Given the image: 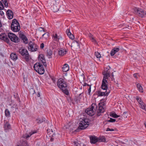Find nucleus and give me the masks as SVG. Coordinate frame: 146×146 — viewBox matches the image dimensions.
<instances>
[{
	"mask_svg": "<svg viewBox=\"0 0 146 146\" xmlns=\"http://www.w3.org/2000/svg\"><path fill=\"white\" fill-rule=\"evenodd\" d=\"M18 109V108L16 104H14V106L12 107V111L14 113H15Z\"/></svg>",
	"mask_w": 146,
	"mask_h": 146,
	"instance_id": "nucleus-30",
	"label": "nucleus"
},
{
	"mask_svg": "<svg viewBox=\"0 0 146 146\" xmlns=\"http://www.w3.org/2000/svg\"><path fill=\"white\" fill-rule=\"evenodd\" d=\"M28 49L31 52L36 51L38 49V46L36 44L32 41H30L29 43Z\"/></svg>",
	"mask_w": 146,
	"mask_h": 146,
	"instance_id": "nucleus-11",
	"label": "nucleus"
},
{
	"mask_svg": "<svg viewBox=\"0 0 146 146\" xmlns=\"http://www.w3.org/2000/svg\"><path fill=\"white\" fill-rule=\"evenodd\" d=\"M6 14L8 19H11L13 18V12L11 10H8L6 12Z\"/></svg>",
	"mask_w": 146,
	"mask_h": 146,
	"instance_id": "nucleus-16",
	"label": "nucleus"
},
{
	"mask_svg": "<svg viewBox=\"0 0 146 146\" xmlns=\"http://www.w3.org/2000/svg\"><path fill=\"white\" fill-rule=\"evenodd\" d=\"M90 120L88 119H84L80 120L78 128L81 130L86 128L89 125Z\"/></svg>",
	"mask_w": 146,
	"mask_h": 146,
	"instance_id": "nucleus-5",
	"label": "nucleus"
},
{
	"mask_svg": "<svg viewBox=\"0 0 146 146\" xmlns=\"http://www.w3.org/2000/svg\"><path fill=\"white\" fill-rule=\"evenodd\" d=\"M8 36L11 40L14 42H18L20 41L19 38L13 33H9L8 34Z\"/></svg>",
	"mask_w": 146,
	"mask_h": 146,
	"instance_id": "nucleus-10",
	"label": "nucleus"
},
{
	"mask_svg": "<svg viewBox=\"0 0 146 146\" xmlns=\"http://www.w3.org/2000/svg\"><path fill=\"white\" fill-rule=\"evenodd\" d=\"M55 3L54 4H56V5H58L60 0H55Z\"/></svg>",
	"mask_w": 146,
	"mask_h": 146,
	"instance_id": "nucleus-46",
	"label": "nucleus"
},
{
	"mask_svg": "<svg viewBox=\"0 0 146 146\" xmlns=\"http://www.w3.org/2000/svg\"><path fill=\"white\" fill-rule=\"evenodd\" d=\"M66 32L68 36L71 39H73L74 38V36L70 32V29H68L66 31Z\"/></svg>",
	"mask_w": 146,
	"mask_h": 146,
	"instance_id": "nucleus-23",
	"label": "nucleus"
},
{
	"mask_svg": "<svg viewBox=\"0 0 146 146\" xmlns=\"http://www.w3.org/2000/svg\"><path fill=\"white\" fill-rule=\"evenodd\" d=\"M106 131H114V129H110L109 128H107Z\"/></svg>",
	"mask_w": 146,
	"mask_h": 146,
	"instance_id": "nucleus-44",
	"label": "nucleus"
},
{
	"mask_svg": "<svg viewBox=\"0 0 146 146\" xmlns=\"http://www.w3.org/2000/svg\"><path fill=\"white\" fill-rule=\"evenodd\" d=\"M19 53L26 61H28L29 60V55L28 51L26 49L21 47L19 49Z\"/></svg>",
	"mask_w": 146,
	"mask_h": 146,
	"instance_id": "nucleus-4",
	"label": "nucleus"
},
{
	"mask_svg": "<svg viewBox=\"0 0 146 146\" xmlns=\"http://www.w3.org/2000/svg\"><path fill=\"white\" fill-rule=\"evenodd\" d=\"M5 115L6 117H10V113L9 110L6 109L5 111Z\"/></svg>",
	"mask_w": 146,
	"mask_h": 146,
	"instance_id": "nucleus-32",
	"label": "nucleus"
},
{
	"mask_svg": "<svg viewBox=\"0 0 146 146\" xmlns=\"http://www.w3.org/2000/svg\"><path fill=\"white\" fill-rule=\"evenodd\" d=\"M66 83L63 79L60 78L58 81L57 86L61 89L64 93L68 95L69 92L66 89L67 85Z\"/></svg>",
	"mask_w": 146,
	"mask_h": 146,
	"instance_id": "nucleus-2",
	"label": "nucleus"
},
{
	"mask_svg": "<svg viewBox=\"0 0 146 146\" xmlns=\"http://www.w3.org/2000/svg\"><path fill=\"white\" fill-rule=\"evenodd\" d=\"M90 142L92 143H95L98 141V138L95 136H91L90 137Z\"/></svg>",
	"mask_w": 146,
	"mask_h": 146,
	"instance_id": "nucleus-19",
	"label": "nucleus"
},
{
	"mask_svg": "<svg viewBox=\"0 0 146 146\" xmlns=\"http://www.w3.org/2000/svg\"><path fill=\"white\" fill-rule=\"evenodd\" d=\"M36 121H37V122L38 123H40L42 122L44 120L43 119V118H38L37 119Z\"/></svg>",
	"mask_w": 146,
	"mask_h": 146,
	"instance_id": "nucleus-39",
	"label": "nucleus"
},
{
	"mask_svg": "<svg viewBox=\"0 0 146 146\" xmlns=\"http://www.w3.org/2000/svg\"><path fill=\"white\" fill-rule=\"evenodd\" d=\"M19 37L21 39L23 42L25 44L28 43V39L27 37L24 35L20 33L19 34Z\"/></svg>",
	"mask_w": 146,
	"mask_h": 146,
	"instance_id": "nucleus-15",
	"label": "nucleus"
},
{
	"mask_svg": "<svg viewBox=\"0 0 146 146\" xmlns=\"http://www.w3.org/2000/svg\"><path fill=\"white\" fill-rule=\"evenodd\" d=\"M38 60L41 61V63L43 64L45 67L47 65L44 58V55L43 54H40L38 56Z\"/></svg>",
	"mask_w": 146,
	"mask_h": 146,
	"instance_id": "nucleus-13",
	"label": "nucleus"
},
{
	"mask_svg": "<svg viewBox=\"0 0 146 146\" xmlns=\"http://www.w3.org/2000/svg\"><path fill=\"white\" fill-rule=\"evenodd\" d=\"M112 74V77H113V73H112L111 74Z\"/></svg>",
	"mask_w": 146,
	"mask_h": 146,
	"instance_id": "nucleus-56",
	"label": "nucleus"
},
{
	"mask_svg": "<svg viewBox=\"0 0 146 146\" xmlns=\"http://www.w3.org/2000/svg\"><path fill=\"white\" fill-rule=\"evenodd\" d=\"M52 38L54 40L57 42L59 41V40L61 38V36H58L57 34L56 33L55 34H54L52 36Z\"/></svg>",
	"mask_w": 146,
	"mask_h": 146,
	"instance_id": "nucleus-24",
	"label": "nucleus"
},
{
	"mask_svg": "<svg viewBox=\"0 0 146 146\" xmlns=\"http://www.w3.org/2000/svg\"><path fill=\"white\" fill-rule=\"evenodd\" d=\"M11 126L8 122L6 121L4 124V128L5 129L8 130L11 128Z\"/></svg>",
	"mask_w": 146,
	"mask_h": 146,
	"instance_id": "nucleus-27",
	"label": "nucleus"
},
{
	"mask_svg": "<svg viewBox=\"0 0 146 146\" xmlns=\"http://www.w3.org/2000/svg\"><path fill=\"white\" fill-rule=\"evenodd\" d=\"M3 5L1 2L0 1V5Z\"/></svg>",
	"mask_w": 146,
	"mask_h": 146,
	"instance_id": "nucleus-55",
	"label": "nucleus"
},
{
	"mask_svg": "<svg viewBox=\"0 0 146 146\" xmlns=\"http://www.w3.org/2000/svg\"><path fill=\"white\" fill-rule=\"evenodd\" d=\"M90 85H91L85 83H84V84L83 86H88L89 87L90 86Z\"/></svg>",
	"mask_w": 146,
	"mask_h": 146,
	"instance_id": "nucleus-50",
	"label": "nucleus"
},
{
	"mask_svg": "<svg viewBox=\"0 0 146 146\" xmlns=\"http://www.w3.org/2000/svg\"><path fill=\"white\" fill-rule=\"evenodd\" d=\"M105 90L106 91L105 92H101V91L99 90L96 91V93L98 96H107L110 93V92L109 90L107 91V89Z\"/></svg>",
	"mask_w": 146,
	"mask_h": 146,
	"instance_id": "nucleus-12",
	"label": "nucleus"
},
{
	"mask_svg": "<svg viewBox=\"0 0 146 146\" xmlns=\"http://www.w3.org/2000/svg\"><path fill=\"white\" fill-rule=\"evenodd\" d=\"M0 14L1 16H3L4 15V13L2 11H0Z\"/></svg>",
	"mask_w": 146,
	"mask_h": 146,
	"instance_id": "nucleus-49",
	"label": "nucleus"
},
{
	"mask_svg": "<svg viewBox=\"0 0 146 146\" xmlns=\"http://www.w3.org/2000/svg\"><path fill=\"white\" fill-rule=\"evenodd\" d=\"M137 74L136 73V74H133V76L135 78H137Z\"/></svg>",
	"mask_w": 146,
	"mask_h": 146,
	"instance_id": "nucleus-51",
	"label": "nucleus"
},
{
	"mask_svg": "<svg viewBox=\"0 0 146 146\" xmlns=\"http://www.w3.org/2000/svg\"><path fill=\"white\" fill-rule=\"evenodd\" d=\"M98 139L99 142H105L106 141V139L104 136H102L99 137Z\"/></svg>",
	"mask_w": 146,
	"mask_h": 146,
	"instance_id": "nucleus-33",
	"label": "nucleus"
},
{
	"mask_svg": "<svg viewBox=\"0 0 146 146\" xmlns=\"http://www.w3.org/2000/svg\"><path fill=\"white\" fill-rule=\"evenodd\" d=\"M69 66L67 64H65L62 68V70L64 72H66L69 70Z\"/></svg>",
	"mask_w": 146,
	"mask_h": 146,
	"instance_id": "nucleus-26",
	"label": "nucleus"
},
{
	"mask_svg": "<svg viewBox=\"0 0 146 146\" xmlns=\"http://www.w3.org/2000/svg\"><path fill=\"white\" fill-rule=\"evenodd\" d=\"M128 27H129V28H128L129 29H130L131 28V26L130 27H129V26H128Z\"/></svg>",
	"mask_w": 146,
	"mask_h": 146,
	"instance_id": "nucleus-53",
	"label": "nucleus"
},
{
	"mask_svg": "<svg viewBox=\"0 0 146 146\" xmlns=\"http://www.w3.org/2000/svg\"><path fill=\"white\" fill-rule=\"evenodd\" d=\"M0 39L4 40L7 43L9 42V41L7 35L5 33H2L0 35Z\"/></svg>",
	"mask_w": 146,
	"mask_h": 146,
	"instance_id": "nucleus-14",
	"label": "nucleus"
},
{
	"mask_svg": "<svg viewBox=\"0 0 146 146\" xmlns=\"http://www.w3.org/2000/svg\"><path fill=\"white\" fill-rule=\"evenodd\" d=\"M52 53V50L50 49H48L46 50V54L47 56L49 58H51V56Z\"/></svg>",
	"mask_w": 146,
	"mask_h": 146,
	"instance_id": "nucleus-25",
	"label": "nucleus"
},
{
	"mask_svg": "<svg viewBox=\"0 0 146 146\" xmlns=\"http://www.w3.org/2000/svg\"><path fill=\"white\" fill-rule=\"evenodd\" d=\"M10 57L11 59L13 60H16L18 58L17 55L15 53H12L10 55Z\"/></svg>",
	"mask_w": 146,
	"mask_h": 146,
	"instance_id": "nucleus-21",
	"label": "nucleus"
},
{
	"mask_svg": "<svg viewBox=\"0 0 146 146\" xmlns=\"http://www.w3.org/2000/svg\"><path fill=\"white\" fill-rule=\"evenodd\" d=\"M11 30L14 32L19 31L20 29V25L16 19H13L11 25Z\"/></svg>",
	"mask_w": 146,
	"mask_h": 146,
	"instance_id": "nucleus-7",
	"label": "nucleus"
},
{
	"mask_svg": "<svg viewBox=\"0 0 146 146\" xmlns=\"http://www.w3.org/2000/svg\"><path fill=\"white\" fill-rule=\"evenodd\" d=\"M136 100L138 102L139 104H142L143 103V101L142 100L141 98H139V97H137L136 98Z\"/></svg>",
	"mask_w": 146,
	"mask_h": 146,
	"instance_id": "nucleus-37",
	"label": "nucleus"
},
{
	"mask_svg": "<svg viewBox=\"0 0 146 146\" xmlns=\"http://www.w3.org/2000/svg\"><path fill=\"white\" fill-rule=\"evenodd\" d=\"M110 115L111 116L115 118H116L119 117V115H117L116 113H111Z\"/></svg>",
	"mask_w": 146,
	"mask_h": 146,
	"instance_id": "nucleus-36",
	"label": "nucleus"
},
{
	"mask_svg": "<svg viewBox=\"0 0 146 146\" xmlns=\"http://www.w3.org/2000/svg\"><path fill=\"white\" fill-rule=\"evenodd\" d=\"M48 135L50 137H52L50 139V141H52L54 139L52 137H54V135H55L54 133H53V131L52 129L51 130L50 132H48Z\"/></svg>",
	"mask_w": 146,
	"mask_h": 146,
	"instance_id": "nucleus-28",
	"label": "nucleus"
},
{
	"mask_svg": "<svg viewBox=\"0 0 146 146\" xmlns=\"http://www.w3.org/2000/svg\"><path fill=\"white\" fill-rule=\"evenodd\" d=\"M67 51L62 48L60 49L58 51V54L59 55L63 56L66 54Z\"/></svg>",
	"mask_w": 146,
	"mask_h": 146,
	"instance_id": "nucleus-20",
	"label": "nucleus"
},
{
	"mask_svg": "<svg viewBox=\"0 0 146 146\" xmlns=\"http://www.w3.org/2000/svg\"><path fill=\"white\" fill-rule=\"evenodd\" d=\"M95 54L96 56V57L98 58H99L101 57V54L99 52H95Z\"/></svg>",
	"mask_w": 146,
	"mask_h": 146,
	"instance_id": "nucleus-38",
	"label": "nucleus"
},
{
	"mask_svg": "<svg viewBox=\"0 0 146 146\" xmlns=\"http://www.w3.org/2000/svg\"><path fill=\"white\" fill-rule=\"evenodd\" d=\"M137 88L138 89L139 91L141 92H143V90L141 85L139 84H138L137 85Z\"/></svg>",
	"mask_w": 146,
	"mask_h": 146,
	"instance_id": "nucleus-31",
	"label": "nucleus"
},
{
	"mask_svg": "<svg viewBox=\"0 0 146 146\" xmlns=\"http://www.w3.org/2000/svg\"><path fill=\"white\" fill-rule=\"evenodd\" d=\"M97 106L96 104L95 103H93L91 105V108L86 109L85 110V112L88 115L90 116H92L94 114V110H97Z\"/></svg>",
	"mask_w": 146,
	"mask_h": 146,
	"instance_id": "nucleus-8",
	"label": "nucleus"
},
{
	"mask_svg": "<svg viewBox=\"0 0 146 146\" xmlns=\"http://www.w3.org/2000/svg\"><path fill=\"white\" fill-rule=\"evenodd\" d=\"M120 49L119 48L114 47L111 50L110 54L111 56H113L115 53L118 52Z\"/></svg>",
	"mask_w": 146,
	"mask_h": 146,
	"instance_id": "nucleus-18",
	"label": "nucleus"
},
{
	"mask_svg": "<svg viewBox=\"0 0 146 146\" xmlns=\"http://www.w3.org/2000/svg\"><path fill=\"white\" fill-rule=\"evenodd\" d=\"M2 3L4 4L5 7H7L8 6V3H7V0H1Z\"/></svg>",
	"mask_w": 146,
	"mask_h": 146,
	"instance_id": "nucleus-40",
	"label": "nucleus"
},
{
	"mask_svg": "<svg viewBox=\"0 0 146 146\" xmlns=\"http://www.w3.org/2000/svg\"><path fill=\"white\" fill-rule=\"evenodd\" d=\"M140 108L143 110H144L146 111V105L144 103L142 104H140Z\"/></svg>",
	"mask_w": 146,
	"mask_h": 146,
	"instance_id": "nucleus-34",
	"label": "nucleus"
},
{
	"mask_svg": "<svg viewBox=\"0 0 146 146\" xmlns=\"http://www.w3.org/2000/svg\"><path fill=\"white\" fill-rule=\"evenodd\" d=\"M44 46V44L43 43H42L40 46V47L41 49L43 48Z\"/></svg>",
	"mask_w": 146,
	"mask_h": 146,
	"instance_id": "nucleus-47",
	"label": "nucleus"
},
{
	"mask_svg": "<svg viewBox=\"0 0 146 146\" xmlns=\"http://www.w3.org/2000/svg\"><path fill=\"white\" fill-rule=\"evenodd\" d=\"M37 96L38 97H39L40 96V95L39 92H38V93L37 94Z\"/></svg>",
	"mask_w": 146,
	"mask_h": 146,
	"instance_id": "nucleus-52",
	"label": "nucleus"
},
{
	"mask_svg": "<svg viewBox=\"0 0 146 146\" xmlns=\"http://www.w3.org/2000/svg\"><path fill=\"white\" fill-rule=\"evenodd\" d=\"M103 78L102 80L101 88L103 90H106L108 88V86L107 83V79L110 76V73L108 72H105Z\"/></svg>",
	"mask_w": 146,
	"mask_h": 146,
	"instance_id": "nucleus-3",
	"label": "nucleus"
},
{
	"mask_svg": "<svg viewBox=\"0 0 146 146\" xmlns=\"http://www.w3.org/2000/svg\"><path fill=\"white\" fill-rule=\"evenodd\" d=\"M35 70L38 74H42L44 73V69L43 65L40 63L37 62L35 64L34 66Z\"/></svg>",
	"mask_w": 146,
	"mask_h": 146,
	"instance_id": "nucleus-6",
	"label": "nucleus"
},
{
	"mask_svg": "<svg viewBox=\"0 0 146 146\" xmlns=\"http://www.w3.org/2000/svg\"><path fill=\"white\" fill-rule=\"evenodd\" d=\"M4 8V7L3 5H0V10H2Z\"/></svg>",
	"mask_w": 146,
	"mask_h": 146,
	"instance_id": "nucleus-48",
	"label": "nucleus"
},
{
	"mask_svg": "<svg viewBox=\"0 0 146 146\" xmlns=\"http://www.w3.org/2000/svg\"><path fill=\"white\" fill-rule=\"evenodd\" d=\"M74 101L77 103H78V102H80V99L77 97H76L74 98Z\"/></svg>",
	"mask_w": 146,
	"mask_h": 146,
	"instance_id": "nucleus-41",
	"label": "nucleus"
},
{
	"mask_svg": "<svg viewBox=\"0 0 146 146\" xmlns=\"http://www.w3.org/2000/svg\"><path fill=\"white\" fill-rule=\"evenodd\" d=\"M144 125H145V127H146V122L144 123Z\"/></svg>",
	"mask_w": 146,
	"mask_h": 146,
	"instance_id": "nucleus-54",
	"label": "nucleus"
},
{
	"mask_svg": "<svg viewBox=\"0 0 146 146\" xmlns=\"http://www.w3.org/2000/svg\"><path fill=\"white\" fill-rule=\"evenodd\" d=\"M91 85H90L89 86V89H88V94L90 95V93L91 91Z\"/></svg>",
	"mask_w": 146,
	"mask_h": 146,
	"instance_id": "nucleus-45",
	"label": "nucleus"
},
{
	"mask_svg": "<svg viewBox=\"0 0 146 146\" xmlns=\"http://www.w3.org/2000/svg\"><path fill=\"white\" fill-rule=\"evenodd\" d=\"M88 36L92 42L95 43L96 42V41L94 39L93 35L91 33H89L88 35Z\"/></svg>",
	"mask_w": 146,
	"mask_h": 146,
	"instance_id": "nucleus-29",
	"label": "nucleus"
},
{
	"mask_svg": "<svg viewBox=\"0 0 146 146\" xmlns=\"http://www.w3.org/2000/svg\"><path fill=\"white\" fill-rule=\"evenodd\" d=\"M133 10L134 13L140 17L142 18L146 15V12L141 9L135 8Z\"/></svg>",
	"mask_w": 146,
	"mask_h": 146,
	"instance_id": "nucleus-9",
	"label": "nucleus"
},
{
	"mask_svg": "<svg viewBox=\"0 0 146 146\" xmlns=\"http://www.w3.org/2000/svg\"><path fill=\"white\" fill-rule=\"evenodd\" d=\"M99 108L97 110V115L98 116H99L100 115V113H103L104 111V108L101 106H99Z\"/></svg>",
	"mask_w": 146,
	"mask_h": 146,
	"instance_id": "nucleus-17",
	"label": "nucleus"
},
{
	"mask_svg": "<svg viewBox=\"0 0 146 146\" xmlns=\"http://www.w3.org/2000/svg\"><path fill=\"white\" fill-rule=\"evenodd\" d=\"M44 36H45V38H48V34L47 33H45L44 34L42 35V36L44 37Z\"/></svg>",
	"mask_w": 146,
	"mask_h": 146,
	"instance_id": "nucleus-43",
	"label": "nucleus"
},
{
	"mask_svg": "<svg viewBox=\"0 0 146 146\" xmlns=\"http://www.w3.org/2000/svg\"><path fill=\"white\" fill-rule=\"evenodd\" d=\"M36 133H37V131L36 130L32 131L29 133L30 135L27 134L23 135L22 137L21 138V140H20L21 144L17 143L16 146H29L27 143L26 139L29 137L32 134Z\"/></svg>",
	"mask_w": 146,
	"mask_h": 146,
	"instance_id": "nucleus-1",
	"label": "nucleus"
},
{
	"mask_svg": "<svg viewBox=\"0 0 146 146\" xmlns=\"http://www.w3.org/2000/svg\"><path fill=\"white\" fill-rule=\"evenodd\" d=\"M73 144H74L75 146H81V145L82 144L81 143V144H80L78 142H76L75 141L73 142ZM82 146H86V145L83 144H82Z\"/></svg>",
	"mask_w": 146,
	"mask_h": 146,
	"instance_id": "nucleus-35",
	"label": "nucleus"
},
{
	"mask_svg": "<svg viewBox=\"0 0 146 146\" xmlns=\"http://www.w3.org/2000/svg\"><path fill=\"white\" fill-rule=\"evenodd\" d=\"M59 8V5H56V4H54L53 5L52 7V10L53 11V12H55L58 11Z\"/></svg>",
	"mask_w": 146,
	"mask_h": 146,
	"instance_id": "nucleus-22",
	"label": "nucleus"
},
{
	"mask_svg": "<svg viewBox=\"0 0 146 146\" xmlns=\"http://www.w3.org/2000/svg\"><path fill=\"white\" fill-rule=\"evenodd\" d=\"M115 119H112V118H110V119L108 120V121L109 122H115Z\"/></svg>",
	"mask_w": 146,
	"mask_h": 146,
	"instance_id": "nucleus-42",
	"label": "nucleus"
}]
</instances>
